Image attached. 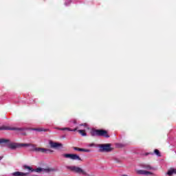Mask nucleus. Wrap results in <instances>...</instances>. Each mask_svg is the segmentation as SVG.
I'll return each instance as SVG.
<instances>
[{"label": "nucleus", "instance_id": "f257e3e1", "mask_svg": "<svg viewBox=\"0 0 176 176\" xmlns=\"http://www.w3.org/2000/svg\"><path fill=\"white\" fill-rule=\"evenodd\" d=\"M91 135L92 137L100 136V137H105V138H109V135H108V132L102 129L101 130L96 129V130L91 131Z\"/></svg>", "mask_w": 176, "mask_h": 176}, {"label": "nucleus", "instance_id": "f03ea898", "mask_svg": "<svg viewBox=\"0 0 176 176\" xmlns=\"http://www.w3.org/2000/svg\"><path fill=\"white\" fill-rule=\"evenodd\" d=\"M68 170L73 171V173H76L77 174H82V175H89L85 170L75 166H67Z\"/></svg>", "mask_w": 176, "mask_h": 176}, {"label": "nucleus", "instance_id": "7ed1b4c3", "mask_svg": "<svg viewBox=\"0 0 176 176\" xmlns=\"http://www.w3.org/2000/svg\"><path fill=\"white\" fill-rule=\"evenodd\" d=\"M26 168H28L29 171H31V173H32V171H35L36 173H50L52 171H54V169L50 168H37L35 170H32V168L30 166H26Z\"/></svg>", "mask_w": 176, "mask_h": 176}, {"label": "nucleus", "instance_id": "20e7f679", "mask_svg": "<svg viewBox=\"0 0 176 176\" xmlns=\"http://www.w3.org/2000/svg\"><path fill=\"white\" fill-rule=\"evenodd\" d=\"M1 130H11V131H24L25 130H27L26 128H17V127H11L9 126H6V125H2L1 126H0V131Z\"/></svg>", "mask_w": 176, "mask_h": 176}, {"label": "nucleus", "instance_id": "39448f33", "mask_svg": "<svg viewBox=\"0 0 176 176\" xmlns=\"http://www.w3.org/2000/svg\"><path fill=\"white\" fill-rule=\"evenodd\" d=\"M63 157L65 159H70L71 160L82 161V158L77 154L65 153L63 154Z\"/></svg>", "mask_w": 176, "mask_h": 176}, {"label": "nucleus", "instance_id": "423d86ee", "mask_svg": "<svg viewBox=\"0 0 176 176\" xmlns=\"http://www.w3.org/2000/svg\"><path fill=\"white\" fill-rule=\"evenodd\" d=\"M100 151L101 152H111V144H101L100 146Z\"/></svg>", "mask_w": 176, "mask_h": 176}, {"label": "nucleus", "instance_id": "0eeeda50", "mask_svg": "<svg viewBox=\"0 0 176 176\" xmlns=\"http://www.w3.org/2000/svg\"><path fill=\"white\" fill-rule=\"evenodd\" d=\"M136 173L139 175H153V173L144 170H137Z\"/></svg>", "mask_w": 176, "mask_h": 176}, {"label": "nucleus", "instance_id": "6e6552de", "mask_svg": "<svg viewBox=\"0 0 176 176\" xmlns=\"http://www.w3.org/2000/svg\"><path fill=\"white\" fill-rule=\"evenodd\" d=\"M51 148H63V144L50 141Z\"/></svg>", "mask_w": 176, "mask_h": 176}, {"label": "nucleus", "instance_id": "1a4fd4ad", "mask_svg": "<svg viewBox=\"0 0 176 176\" xmlns=\"http://www.w3.org/2000/svg\"><path fill=\"white\" fill-rule=\"evenodd\" d=\"M142 168H144L145 170H148V171H151V170L155 171L156 170V168H153V166H152L148 164H144L142 165Z\"/></svg>", "mask_w": 176, "mask_h": 176}, {"label": "nucleus", "instance_id": "9d476101", "mask_svg": "<svg viewBox=\"0 0 176 176\" xmlns=\"http://www.w3.org/2000/svg\"><path fill=\"white\" fill-rule=\"evenodd\" d=\"M34 151H35V152H41L42 153H45V152L50 151V150H47L43 148H38L36 147L34 148Z\"/></svg>", "mask_w": 176, "mask_h": 176}, {"label": "nucleus", "instance_id": "9b49d317", "mask_svg": "<svg viewBox=\"0 0 176 176\" xmlns=\"http://www.w3.org/2000/svg\"><path fill=\"white\" fill-rule=\"evenodd\" d=\"M11 175L14 176H25V175H28V173H22V172H14V173H12Z\"/></svg>", "mask_w": 176, "mask_h": 176}, {"label": "nucleus", "instance_id": "f8f14e48", "mask_svg": "<svg viewBox=\"0 0 176 176\" xmlns=\"http://www.w3.org/2000/svg\"><path fill=\"white\" fill-rule=\"evenodd\" d=\"M19 146H20V145L17 143H10L9 144V148H10V149H16V148H19Z\"/></svg>", "mask_w": 176, "mask_h": 176}, {"label": "nucleus", "instance_id": "ddd939ff", "mask_svg": "<svg viewBox=\"0 0 176 176\" xmlns=\"http://www.w3.org/2000/svg\"><path fill=\"white\" fill-rule=\"evenodd\" d=\"M78 129H79V127H76L74 129H71L70 128L68 127H65V128H62V129H60L62 131H76V130H78Z\"/></svg>", "mask_w": 176, "mask_h": 176}, {"label": "nucleus", "instance_id": "4468645a", "mask_svg": "<svg viewBox=\"0 0 176 176\" xmlns=\"http://www.w3.org/2000/svg\"><path fill=\"white\" fill-rule=\"evenodd\" d=\"M78 133L82 135V137H86L87 135L86 131L85 129H79L78 130Z\"/></svg>", "mask_w": 176, "mask_h": 176}, {"label": "nucleus", "instance_id": "2eb2a0df", "mask_svg": "<svg viewBox=\"0 0 176 176\" xmlns=\"http://www.w3.org/2000/svg\"><path fill=\"white\" fill-rule=\"evenodd\" d=\"M173 174H176V169H170L167 173V175L169 176H171Z\"/></svg>", "mask_w": 176, "mask_h": 176}, {"label": "nucleus", "instance_id": "dca6fc26", "mask_svg": "<svg viewBox=\"0 0 176 176\" xmlns=\"http://www.w3.org/2000/svg\"><path fill=\"white\" fill-rule=\"evenodd\" d=\"M9 142H10V140L0 139V144H8Z\"/></svg>", "mask_w": 176, "mask_h": 176}, {"label": "nucleus", "instance_id": "f3484780", "mask_svg": "<svg viewBox=\"0 0 176 176\" xmlns=\"http://www.w3.org/2000/svg\"><path fill=\"white\" fill-rule=\"evenodd\" d=\"M34 131H49V129H43V128L33 129Z\"/></svg>", "mask_w": 176, "mask_h": 176}, {"label": "nucleus", "instance_id": "a211bd4d", "mask_svg": "<svg viewBox=\"0 0 176 176\" xmlns=\"http://www.w3.org/2000/svg\"><path fill=\"white\" fill-rule=\"evenodd\" d=\"M81 152H87V153L91 152L90 149L81 148Z\"/></svg>", "mask_w": 176, "mask_h": 176}, {"label": "nucleus", "instance_id": "6ab92c4d", "mask_svg": "<svg viewBox=\"0 0 176 176\" xmlns=\"http://www.w3.org/2000/svg\"><path fill=\"white\" fill-rule=\"evenodd\" d=\"M19 145V146H31V144H20Z\"/></svg>", "mask_w": 176, "mask_h": 176}, {"label": "nucleus", "instance_id": "aec40b11", "mask_svg": "<svg viewBox=\"0 0 176 176\" xmlns=\"http://www.w3.org/2000/svg\"><path fill=\"white\" fill-rule=\"evenodd\" d=\"M154 153H155V155H157V156H160V152L159 151V150L155 149L154 151Z\"/></svg>", "mask_w": 176, "mask_h": 176}, {"label": "nucleus", "instance_id": "412c9836", "mask_svg": "<svg viewBox=\"0 0 176 176\" xmlns=\"http://www.w3.org/2000/svg\"><path fill=\"white\" fill-rule=\"evenodd\" d=\"M80 126H84L85 129H89V125H87V124H86V123L80 124Z\"/></svg>", "mask_w": 176, "mask_h": 176}, {"label": "nucleus", "instance_id": "4be33fe9", "mask_svg": "<svg viewBox=\"0 0 176 176\" xmlns=\"http://www.w3.org/2000/svg\"><path fill=\"white\" fill-rule=\"evenodd\" d=\"M69 3H71V0H67L65 3V5L66 6H68L69 5Z\"/></svg>", "mask_w": 176, "mask_h": 176}, {"label": "nucleus", "instance_id": "5701e85b", "mask_svg": "<svg viewBox=\"0 0 176 176\" xmlns=\"http://www.w3.org/2000/svg\"><path fill=\"white\" fill-rule=\"evenodd\" d=\"M74 151H78V152H81L82 151V148H80L74 147Z\"/></svg>", "mask_w": 176, "mask_h": 176}, {"label": "nucleus", "instance_id": "b1692460", "mask_svg": "<svg viewBox=\"0 0 176 176\" xmlns=\"http://www.w3.org/2000/svg\"><path fill=\"white\" fill-rule=\"evenodd\" d=\"M88 146H90V147H91V146H94V144H93V143L89 144L88 145Z\"/></svg>", "mask_w": 176, "mask_h": 176}, {"label": "nucleus", "instance_id": "393cba45", "mask_svg": "<svg viewBox=\"0 0 176 176\" xmlns=\"http://www.w3.org/2000/svg\"><path fill=\"white\" fill-rule=\"evenodd\" d=\"M56 130H60L61 131V129H63V128H60V127H56L55 128Z\"/></svg>", "mask_w": 176, "mask_h": 176}, {"label": "nucleus", "instance_id": "a878e982", "mask_svg": "<svg viewBox=\"0 0 176 176\" xmlns=\"http://www.w3.org/2000/svg\"><path fill=\"white\" fill-rule=\"evenodd\" d=\"M2 159H3V156H0V160H2Z\"/></svg>", "mask_w": 176, "mask_h": 176}, {"label": "nucleus", "instance_id": "bb28decb", "mask_svg": "<svg viewBox=\"0 0 176 176\" xmlns=\"http://www.w3.org/2000/svg\"><path fill=\"white\" fill-rule=\"evenodd\" d=\"M21 134H22V135H26L25 133H22Z\"/></svg>", "mask_w": 176, "mask_h": 176}]
</instances>
